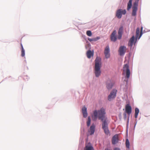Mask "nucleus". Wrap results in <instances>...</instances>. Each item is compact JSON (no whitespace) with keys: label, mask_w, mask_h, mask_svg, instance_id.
<instances>
[{"label":"nucleus","mask_w":150,"mask_h":150,"mask_svg":"<svg viewBox=\"0 0 150 150\" xmlns=\"http://www.w3.org/2000/svg\"><path fill=\"white\" fill-rule=\"evenodd\" d=\"M105 150H110L109 149H106Z\"/></svg>","instance_id":"nucleus-33"},{"label":"nucleus","mask_w":150,"mask_h":150,"mask_svg":"<svg viewBox=\"0 0 150 150\" xmlns=\"http://www.w3.org/2000/svg\"><path fill=\"white\" fill-rule=\"evenodd\" d=\"M114 84V83L110 81H109L107 82L106 86L108 90H110L112 88Z\"/></svg>","instance_id":"nucleus-14"},{"label":"nucleus","mask_w":150,"mask_h":150,"mask_svg":"<svg viewBox=\"0 0 150 150\" xmlns=\"http://www.w3.org/2000/svg\"><path fill=\"white\" fill-rule=\"evenodd\" d=\"M118 135H115L112 137V143L113 144H115L117 143L118 142Z\"/></svg>","instance_id":"nucleus-15"},{"label":"nucleus","mask_w":150,"mask_h":150,"mask_svg":"<svg viewBox=\"0 0 150 150\" xmlns=\"http://www.w3.org/2000/svg\"><path fill=\"white\" fill-rule=\"evenodd\" d=\"M123 71L126 74V78L127 79L126 80H125V81L127 83L128 81V79L129 77L130 74V70L129 69V66L127 64H126L124 65Z\"/></svg>","instance_id":"nucleus-4"},{"label":"nucleus","mask_w":150,"mask_h":150,"mask_svg":"<svg viewBox=\"0 0 150 150\" xmlns=\"http://www.w3.org/2000/svg\"><path fill=\"white\" fill-rule=\"evenodd\" d=\"M116 34V30H114L113 31V32L112 33L111 35L110 39L111 41L115 42L117 40V37L115 35Z\"/></svg>","instance_id":"nucleus-13"},{"label":"nucleus","mask_w":150,"mask_h":150,"mask_svg":"<svg viewBox=\"0 0 150 150\" xmlns=\"http://www.w3.org/2000/svg\"><path fill=\"white\" fill-rule=\"evenodd\" d=\"M84 150H94V149L90 142H86L85 143Z\"/></svg>","instance_id":"nucleus-8"},{"label":"nucleus","mask_w":150,"mask_h":150,"mask_svg":"<svg viewBox=\"0 0 150 150\" xmlns=\"http://www.w3.org/2000/svg\"><path fill=\"white\" fill-rule=\"evenodd\" d=\"M137 1H139V0H137Z\"/></svg>","instance_id":"nucleus-34"},{"label":"nucleus","mask_w":150,"mask_h":150,"mask_svg":"<svg viewBox=\"0 0 150 150\" xmlns=\"http://www.w3.org/2000/svg\"><path fill=\"white\" fill-rule=\"evenodd\" d=\"M137 8L135 7H132V16H135L137 14Z\"/></svg>","instance_id":"nucleus-19"},{"label":"nucleus","mask_w":150,"mask_h":150,"mask_svg":"<svg viewBox=\"0 0 150 150\" xmlns=\"http://www.w3.org/2000/svg\"><path fill=\"white\" fill-rule=\"evenodd\" d=\"M114 150H120V149L118 148H115L114 149Z\"/></svg>","instance_id":"nucleus-31"},{"label":"nucleus","mask_w":150,"mask_h":150,"mask_svg":"<svg viewBox=\"0 0 150 150\" xmlns=\"http://www.w3.org/2000/svg\"><path fill=\"white\" fill-rule=\"evenodd\" d=\"M21 56L22 57H23L25 56V50L23 48L22 49H21Z\"/></svg>","instance_id":"nucleus-25"},{"label":"nucleus","mask_w":150,"mask_h":150,"mask_svg":"<svg viewBox=\"0 0 150 150\" xmlns=\"http://www.w3.org/2000/svg\"><path fill=\"white\" fill-rule=\"evenodd\" d=\"M101 66V58L98 57H96L95 60V67L94 70V73L96 77H98L101 74L100 69Z\"/></svg>","instance_id":"nucleus-2"},{"label":"nucleus","mask_w":150,"mask_h":150,"mask_svg":"<svg viewBox=\"0 0 150 150\" xmlns=\"http://www.w3.org/2000/svg\"><path fill=\"white\" fill-rule=\"evenodd\" d=\"M142 30H143V28L142 27H141V31L140 33V35L139 38H138V39H139L141 36H142Z\"/></svg>","instance_id":"nucleus-28"},{"label":"nucleus","mask_w":150,"mask_h":150,"mask_svg":"<svg viewBox=\"0 0 150 150\" xmlns=\"http://www.w3.org/2000/svg\"><path fill=\"white\" fill-rule=\"evenodd\" d=\"M91 122V120L90 117H88V120L87 122V125L88 127H89L90 125Z\"/></svg>","instance_id":"nucleus-23"},{"label":"nucleus","mask_w":150,"mask_h":150,"mask_svg":"<svg viewBox=\"0 0 150 150\" xmlns=\"http://www.w3.org/2000/svg\"><path fill=\"white\" fill-rule=\"evenodd\" d=\"M105 110L103 108L98 110H95L93 112V120H96L98 118L99 120L103 121L104 120L107 119L105 116Z\"/></svg>","instance_id":"nucleus-1"},{"label":"nucleus","mask_w":150,"mask_h":150,"mask_svg":"<svg viewBox=\"0 0 150 150\" xmlns=\"http://www.w3.org/2000/svg\"><path fill=\"white\" fill-rule=\"evenodd\" d=\"M86 34L88 36H91L92 35V33L90 30H88L86 31Z\"/></svg>","instance_id":"nucleus-26"},{"label":"nucleus","mask_w":150,"mask_h":150,"mask_svg":"<svg viewBox=\"0 0 150 150\" xmlns=\"http://www.w3.org/2000/svg\"><path fill=\"white\" fill-rule=\"evenodd\" d=\"M82 111L83 117H86L87 116L86 108L85 107H83L82 108Z\"/></svg>","instance_id":"nucleus-17"},{"label":"nucleus","mask_w":150,"mask_h":150,"mask_svg":"<svg viewBox=\"0 0 150 150\" xmlns=\"http://www.w3.org/2000/svg\"><path fill=\"white\" fill-rule=\"evenodd\" d=\"M139 112V110L138 108H135V117L137 118V117L138 113Z\"/></svg>","instance_id":"nucleus-21"},{"label":"nucleus","mask_w":150,"mask_h":150,"mask_svg":"<svg viewBox=\"0 0 150 150\" xmlns=\"http://www.w3.org/2000/svg\"><path fill=\"white\" fill-rule=\"evenodd\" d=\"M100 38L99 37H97L96 38H93V41H96L99 39Z\"/></svg>","instance_id":"nucleus-29"},{"label":"nucleus","mask_w":150,"mask_h":150,"mask_svg":"<svg viewBox=\"0 0 150 150\" xmlns=\"http://www.w3.org/2000/svg\"><path fill=\"white\" fill-rule=\"evenodd\" d=\"M101 121L103 122L102 125V128L103 129L108 127L107 119H105Z\"/></svg>","instance_id":"nucleus-16"},{"label":"nucleus","mask_w":150,"mask_h":150,"mask_svg":"<svg viewBox=\"0 0 150 150\" xmlns=\"http://www.w3.org/2000/svg\"><path fill=\"white\" fill-rule=\"evenodd\" d=\"M126 145L127 147L128 148H129V143L127 139L126 140Z\"/></svg>","instance_id":"nucleus-24"},{"label":"nucleus","mask_w":150,"mask_h":150,"mask_svg":"<svg viewBox=\"0 0 150 150\" xmlns=\"http://www.w3.org/2000/svg\"><path fill=\"white\" fill-rule=\"evenodd\" d=\"M88 40L90 42H91V41H93V38H88Z\"/></svg>","instance_id":"nucleus-30"},{"label":"nucleus","mask_w":150,"mask_h":150,"mask_svg":"<svg viewBox=\"0 0 150 150\" xmlns=\"http://www.w3.org/2000/svg\"><path fill=\"white\" fill-rule=\"evenodd\" d=\"M123 31V26L120 27L118 30V38L120 39L121 38Z\"/></svg>","instance_id":"nucleus-12"},{"label":"nucleus","mask_w":150,"mask_h":150,"mask_svg":"<svg viewBox=\"0 0 150 150\" xmlns=\"http://www.w3.org/2000/svg\"><path fill=\"white\" fill-rule=\"evenodd\" d=\"M125 111L128 115H130L132 112V108L129 104H127L125 106Z\"/></svg>","instance_id":"nucleus-10"},{"label":"nucleus","mask_w":150,"mask_h":150,"mask_svg":"<svg viewBox=\"0 0 150 150\" xmlns=\"http://www.w3.org/2000/svg\"><path fill=\"white\" fill-rule=\"evenodd\" d=\"M20 44H21V49H22L23 48V47L22 45V44L21 43Z\"/></svg>","instance_id":"nucleus-32"},{"label":"nucleus","mask_w":150,"mask_h":150,"mask_svg":"<svg viewBox=\"0 0 150 150\" xmlns=\"http://www.w3.org/2000/svg\"><path fill=\"white\" fill-rule=\"evenodd\" d=\"M95 126L94 124H93L90 127V129L88 131L90 135H92L94 134L95 131Z\"/></svg>","instance_id":"nucleus-11"},{"label":"nucleus","mask_w":150,"mask_h":150,"mask_svg":"<svg viewBox=\"0 0 150 150\" xmlns=\"http://www.w3.org/2000/svg\"><path fill=\"white\" fill-rule=\"evenodd\" d=\"M126 13V11L125 9H119L117 11L116 16L118 18L120 19L121 18L122 14L125 15Z\"/></svg>","instance_id":"nucleus-6"},{"label":"nucleus","mask_w":150,"mask_h":150,"mask_svg":"<svg viewBox=\"0 0 150 150\" xmlns=\"http://www.w3.org/2000/svg\"><path fill=\"white\" fill-rule=\"evenodd\" d=\"M104 52L105 58L107 59L109 58L110 57V49L109 46H107L106 47Z\"/></svg>","instance_id":"nucleus-9"},{"label":"nucleus","mask_w":150,"mask_h":150,"mask_svg":"<svg viewBox=\"0 0 150 150\" xmlns=\"http://www.w3.org/2000/svg\"><path fill=\"white\" fill-rule=\"evenodd\" d=\"M103 129L104 130L105 133L106 134L108 135L109 134L110 132L108 129V127L104 128Z\"/></svg>","instance_id":"nucleus-22"},{"label":"nucleus","mask_w":150,"mask_h":150,"mask_svg":"<svg viewBox=\"0 0 150 150\" xmlns=\"http://www.w3.org/2000/svg\"><path fill=\"white\" fill-rule=\"evenodd\" d=\"M139 33L140 29L139 28H138L136 29V38H135V37L134 35L132 37L129 41L128 43V46L132 47L133 44H135L136 42L137 39L139 36Z\"/></svg>","instance_id":"nucleus-3"},{"label":"nucleus","mask_w":150,"mask_h":150,"mask_svg":"<svg viewBox=\"0 0 150 150\" xmlns=\"http://www.w3.org/2000/svg\"><path fill=\"white\" fill-rule=\"evenodd\" d=\"M117 92V90L116 89H113L110 93V94L108 96V100L110 101L114 99L116 96Z\"/></svg>","instance_id":"nucleus-5"},{"label":"nucleus","mask_w":150,"mask_h":150,"mask_svg":"<svg viewBox=\"0 0 150 150\" xmlns=\"http://www.w3.org/2000/svg\"><path fill=\"white\" fill-rule=\"evenodd\" d=\"M136 1L135 2H134V5L133 7H136V8H137V6H138V1Z\"/></svg>","instance_id":"nucleus-27"},{"label":"nucleus","mask_w":150,"mask_h":150,"mask_svg":"<svg viewBox=\"0 0 150 150\" xmlns=\"http://www.w3.org/2000/svg\"><path fill=\"white\" fill-rule=\"evenodd\" d=\"M93 55V52L90 50H88L86 52V55L88 58H90Z\"/></svg>","instance_id":"nucleus-18"},{"label":"nucleus","mask_w":150,"mask_h":150,"mask_svg":"<svg viewBox=\"0 0 150 150\" xmlns=\"http://www.w3.org/2000/svg\"><path fill=\"white\" fill-rule=\"evenodd\" d=\"M132 0H129V1L127 4V9L128 11L132 7Z\"/></svg>","instance_id":"nucleus-20"},{"label":"nucleus","mask_w":150,"mask_h":150,"mask_svg":"<svg viewBox=\"0 0 150 150\" xmlns=\"http://www.w3.org/2000/svg\"><path fill=\"white\" fill-rule=\"evenodd\" d=\"M126 47L125 46H121L119 48L118 52L121 56H123L127 51Z\"/></svg>","instance_id":"nucleus-7"}]
</instances>
